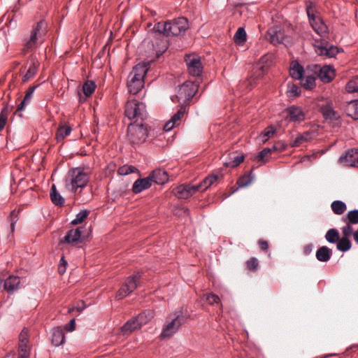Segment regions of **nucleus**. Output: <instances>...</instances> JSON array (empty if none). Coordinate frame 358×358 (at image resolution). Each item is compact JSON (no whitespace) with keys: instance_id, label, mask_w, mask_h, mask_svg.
<instances>
[{"instance_id":"1","label":"nucleus","mask_w":358,"mask_h":358,"mask_svg":"<svg viewBox=\"0 0 358 358\" xmlns=\"http://www.w3.org/2000/svg\"><path fill=\"white\" fill-rule=\"evenodd\" d=\"M188 28L189 22L187 19L181 17L166 22H158L155 24L152 31L166 36H180L185 34Z\"/></svg>"},{"instance_id":"2","label":"nucleus","mask_w":358,"mask_h":358,"mask_svg":"<svg viewBox=\"0 0 358 358\" xmlns=\"http://www.w3.org/2000/svg\"><path fill=\"white\" fill-rule=\"evenodd\" d=\"M89 175L81 167L73 168L69 171L65 178V187L71 192L76 193L78 189L85 187L89 182Z\"/></svg>"},{"instance_id":"3","label":"nucleus","mask_w":358,"mask_h":358,"mask_svg":"<svg viewBox=\"0 0 358 358\" xmlns=\"http://www.w3.org/2000/svg\"><path fill=\"white\" fill-rule=\"evenodd\" d=\"M148 71L147 65L138 64L128 76L127 87L132 94H136L144 86V78Z\"/></svg>"},{"instance_id":"4","label":"nucleus","mask_w":358,"mask_h":358,"mask_svg":"<svg viewBox=\"0 0 358 358\" xmlns=\"http://www.w3.org/2000/svg\"><path fill=\"white\" fill-rule=\"evenodd\" d=\"M46 33V27L44 21L41 20L32 28L29 37L24 41V48L31 50L37 47L43 41V36Z\"/></svg>"},{"instance_id":"5","label":"nucleus","mask_w":358,"mask_h":358,"mask_svg":"<svg viewBox=\"0 0 358 358\" xmlns=\"http://www.w3.org/2000/svg\"><path fill=\"white\" fill-rule=\"evenodd\" d=\"M124 114L129 120H144L147 117L145 105L135 99H129L125 105Z\"/></svg>"},{"instance_id":"6","label":"nucleus","mask_w":358,"mask_h":358,"mask_svg":"<svg viewBox=\"0 0 358 358\" xmlns=\"http://www.w3.org/2000/svg\"><path fill=\"white\" fill-rule=\"evenodd\" d=\"M314 5L313 3L306 4V13L309 20V22L313 29L321 37L326 38L329 34V29L323 20L316 16L313 10Z\"/></svg>"},{"instance_id":"7","label":"nucleus","mask_w":358,"mask_h":358,"mask_svg":"<svg viewBox=\"0 0 358 358\" xmlns=\"http://www.w3.org/2000/svg\"><path fill=\"white\" fill-rule=\"evenodd\" d=\"M148 134V129L143 124L131 123L128 127V139L133 144H140L145 142Z\"/></svg>"},{"instance_id":"8","label":"nucleus","mask_w":358,"mask_h":358,"mask_svg":"<svg viewBox=\"0 0 358 358\" xmlns=\"http://www.w3.org/2000/svg\"><path fill=\"white\" fill-rule=\"evenodd\" d=\"M141 274L137 272L129 276L118 290L116 298L122 299L131 294L140 285Z\"/></svg>"},{"instance_id":"9","label":"nucleus","mask_w":358,"mask_h":358,"mask_svg":"<svg viewBox=\"0 0 358 358\" xmlns=\"http://www.w3.org/2000/svg\"><path fill=\"white\" fill-rule=\"evenodd\" d=\"M197 90L198 85L196 83L186 81L178 90L176 98L180 102L187 103L195 95Z\"/></svg>"},{"instance_id":"10","label":"nucleus","mask_w":358,"mask_h":358,"mask_svg":"<svg viewBox=\"0 0 358 358\" xmlns=\"http://www.w3.org/2000/svg\"><path fill=\"white\" fill-rule=\"evenodd\" d=\"M182 322L183 317L180 314L177 315L173 318H171L170 321H167L166 324L162 329L160 337L164 338L173 336L177 332L179 327L182 325Z\"/></svg>"},{"instance_id":"11","label":"nucleus","mask_w":358,"mask_h":358,"mask_svg":"<svg viewBox=\"0 0 358 358\" xmlns=\"http://www.w3.org/2000/svg\"><path fill=\"white\" fill-rule=\"evenodd\" d=\"M199 191L197 185L189 183L180 185L173 189V193L180 199H187Z\"/></svg>"},{"instance_id":"12","label":"nucleus","mask_w":358,"mask_h":358,"mask_svg":"<svg viewBox=\"0 0 358 358\" xmlns=\"http://www.w3.org/2000/svg\"><path fill=\"white\" fill-rule=\"evenodd\" d=\"M352 227L343 226L341 227L343 236L339 238L337 241L336 248L341 252H347L350 250L352 243L350 240V236L352 234Z\"/></svg>"},{"instance_id":"13","label":"nucleus","mask_w":358,"mask_h":358,"mask_svg":"<svg viewBox=\"0 0 358 358\" xmlns=\"http://www.w3.org/2000/svg\"><path fill=\"white\" fill-rule=\"evenodd\" d=\"M266 36L267 40L275 45L285 44L287 41V38L284 31L278 27L269 28L266 32Z\"/></svg>"},{"instance_id":"14","label":"nucleus","mask_w":358,"mask_h":358,"mask_svg":"<svg viewBox=\"0 0 358 358\" xmlns=\"http://www.w3.org/2000/svg\"><path fill=\"white\" fill-rule=\"evenodd\" d=\"M189 73L192 76H199L203 72V66L198 57L188 56L185 59Z\"/></svg>"},{"instance_id":"15","label":"nucleus","mask_w":358,"mask_h":358,"mask_svg":"<svg viewBox=\"0 0 358 358\" xmlns=\"http://www.w3.org/2000/svg\"><path fill=\"white\" fill-rule=\"evenodd\" d=\"M338 161L345 166L358 167V149L348 150Z\"/></svg>"},{"instance_id":"16","label":"nucleus","mask_w":358,"mask_h":358,"mask_svg":"<svg viewBox=\"0 0 358 358\" xmlns=\"http://www.w3.org/2000/svg\"><path fill=\"white\" fill-rule=\"evenodd\" d=\"M287 113V117L291 122H301L305 120L306 115L301 107L292 105L285 110Z\"/></svg>"},{"instance_id":"17","label":"nucleus","mask_w":358,"mask_h":358,"mask_svg":"<svg viewBox=\"0 0 358 358\" xmlns=\"http://www.w3.org/2000/svg\"><path fill=\"white\" fill-rule=\"evenodd\" d=\"M185 108L180 107L178 110L171 117V118L166 122L164 125V130L166 131H171L174 127L180 124L181 119L184 116Z\"/></svg>"},{"instance_id":"18","label":"nucleus","mask_w":358,"mask_h":358,"mask_svg":"<svg viewBox=\"0 0 358 358\" xmlns=\"http://www.w3.org/2000/svg\"><path fill=\"white\" fill-rule=\"evenodd\" d=\"M336 76L335 70L333 66L324 65L320 68L318 77L324 83H329Z\"/></svg>"},{"instance_id":"19","label":"nucleus","mask_w":358,"mask_h":358,"mask_svg":"<svg viewBox=\"0 0 358 358\" xmlns=\"http://www.w3.org/2000/svg\"><path fill=\"white\" fill-rule=\"evenodd\" d=\"M152 179L150 176L138 179L133 184L132 192L134 194H139L143 190L150 188L152 185Z\"/></svg>"},{"instance_id":"20","label":"nucleus","mask_w":358,"mask_h":358,"mask_svg":"<svg viewBox=\"0 0 358 358\" xmlns=\"http://www.w3.org/2000/svg\"><path fill=\"white\" fill-rule=\"evenodd\" d=\"M271 57L272 56L270 55H265L261 57L259 62L257 64L254 69V75H255L256 78L263 76L268 67L269 66V64H267V62L268 60L271 59Z\"/></svg>"},{"instance_id":"21","label":"nucleus","mask_w":358,"mask_h":358,"mask_svg":"<svg viewBox=\"0 0 358 358\" xmlns=\"http://www.w3.org/2000/svg\"><path fill=\"white\" fill-rule=\"evenodd\" d=\"M149 176L151 177L152 182H154L158 185H164L169 180L167 172L161 169L152 171Z\"/></svg>"},{"instance_id":"22","label":"nucleus","mask_w":358,"mask_h":358,"mask_svg":"<svg viewBox=\"0 0 358 358\" xmlns=\"http://www.w3.org/2000/svg\"><path fill=\"white\" fill-rule=\"evenodd\" d=\"M81 234L80 228L71 229L68 231L61 242L65 243H76L79 241L81 237Z\"/></svg>"},{"instance_id":"23","label":"nucleus","mask_w":358,"mask_h":358,"mask_svg":"<svg viewBox=\"0 0 358 358\" xmlns=\"http://www.w3.org/2000/svg\"><path fill=\"white\" fill-rule=\"evenodd\" d=\"M320 110L326 120H336L339 117L338 113L334 110L331 103H328L322 105Z\"/></svg>"},{"instance_id":"24","label":"nucleus","mask_w":358,"mask_h":358,"mask_svg":"<svg viewBox=\"0 0 358 358\" xmlns=\"http://www.w3.org/2000/svg\"><path fill=\"white\" fill-rule=\"evenodd\" d=\"M65 341V334L63 329L60 327H55L52 329V343L55 346H59Z\"/></svg>"},{"instance_id":"25","label":"nucleus","mask_w":358,"mask_h":358,"mask_svg":"<svg viewBox=\"0 0 358 358\" xmlns=\"http://www.w3.org/2000/svg\"><path fill=\"white\" fill-rule=\"evenodd\" d=\"M317 52L320 55H325L328 57H333L338 52V48L333 45L326 43L325 45L318 47Z\"/></svg>"},{"instance_id":"26","label":"nucleus","mask_w":358,"mask_h":358,"mask_svg":"<svg viewBox=\"0 0 358 358\" xmlns=\"http://www.w3.org/2000/svg\"><path fill=\"white\" fill-rule=\"evenodd\" d=\"M20 283V279L18 276L10 275L4 281V288L8 292H13L17 289Z\"/></svg>"},{"instance_id":"27","label":"nucleus","mask_w":358,"mask_h":358,"mask_svg":"<svg viewBox=\"0 0 358 358\" xmlns=\"http://www.w3.org/2000/svg\"><path fill=\"white\" fill-rule=\"evenodd\" d=\"M141 326L138 322V320L136 317H134L129 320H128L120 329L121 332L123 334H128L131 333L132 331L140 329Z\"/></svg>"},{"instance_id":"28","label":"nucleus","mask_w":358,"mask_h":358,"mask_svg":"<svg viewBox=\"0 0 358 358\" xmlns=\"http://www.w3.org/2000/svg\"><path fill=\"white\" fill-rule=\"evenodd\" d=\"M38 87V85H34L30 87L26 92L25 96L24 99L21 101L20 104L17 106L18 110H23L25 107L31 102L34 92L35 90Z\"/></svg>"},{"instance_id":"29","label":"nucleus","mask_w":358,"mask_h":358,"mask_svg":"<svg viewBox=\"0 0 358 358\" xmlns=\"http://www.w3.org/2000/svg\"><path fill=\"white\" fill-rule=\"evenodd\" d=\"M332 255L331 250L327 246L320 247L316 252V258L318 261L326 262Z\"/></svg>"},{"instance_id":"30","label":"nucleus","mask_w":358,"mask_h":358,"mask_svg":"<svg viewBox=\"0 0 358 358\" xmlns=\"http://www.w3.org/2000/svg\"><path fill=\"white\" fill-rule=\"evenodd\" d=\"M342 220L345 223V226L352 227V224H358V210H350L342 217Z\"/></svg>"},{"instance_id":"31","label":"nucleus","mask_w":358,"mask_h":358,"mask_svg":"<svg viewBox=\"0 0 358 358\" xmlns=\"http://www.w3.org/2000/svg\"><path fill=\"white\" fill-rule=\"evenodd\" d=\"M303 71V67L297 62H293L292 63L289 70V74L292 76V78L296 80H301Z\"/></svg>"},{"instance_id":"32","label":"nucleus","mask_w":358,"mask_h":358,"mask_svg":"<svg viewBox=\"0 0 358 358\" xmlns=\"http://www.w3.org/2000/svg\"><path fill=\"white\" fill-rule=\"evenodd\" d=\"M218 179L217 175H209L206 177L201 182L197 184L199 191H205L214 184Z\"/></svg>"},{"instance_id":"33","label":"nucleus","mask_w":358,"mask_h":358,"mask_svg":"<svg viewBox=\"0 0 358 358\" xmlns=\"http://www.w3.org/2000/svg\"><path fill=\"white\" fill-rule=\"evenodd\" d=\"M38 65V62L36 60L33 59L31 61V64H29L28 70L23 76V83L27 82L36 74Z\"/></svg>"},{"instance_id":"34","label":"nucleus","mask_w":358,"mask_h":358,"mask_svg":"<svg viewBox=\"0 0 358 358\" xmlns=\"http://www.w3.org/2000/svg\"><path fill=\"white\" fill-rule=\"evenodd\" d=\"M50 198L52 203L59 206H62L64 203V199L57 190L55 185H52L50 189Z\"/></svg>"},{"instance_id":"35","label":"nucleus","mask_w":358,"mask_h":358,"mask_svg":"<svg viewBox=\"0 0 358 358\" xmlns=\"http://www.w3.org/2000/svg\"><path fill=\"white\" fill-rule=\"evenodd\" d=\"M313 134H314L311 131H306L301 134H299L293 141L292 146L298 147L301 145L303 142L310 141L313 137Z\"/></svg>"},{"instance_id":"36","label":"nucleus","mask_w":358,"mask_h":358,"mask_svg":"<svg viewBox=\"0 0 358 358\" xmlns=\"http://www.w3.org/2000/svg\"><path fill=\"white\" fill-rule=\"evenodd\" d=\"M331 208L336 215H342L346 210L347 206L343 201L336 200L331 203Z\"/></svg>"},{"instance_id":"37","label":"nucleus","mask_w":358,"mask_h":358,"mask_svg":"<svg viewBox=\"0 0 358 358\" xmlns=\"http://www.w3.org/2000/svg\"><path fill=\"white\" fill-rule=\"evenodd\" d=\"M72 131L70 126L63 125L57 129L56 133V138L58 141L63 140L66 136H69Z\"/></svg>"},{"instance_id":"38","label":"nucleus","mask_w":358,"mask_h":358,"mask_svg":"<svg viewBox=\"0 0 358 358\" xmlns=\"http://www.w3.org/2000/svg\"><path fill=\"white\" fill-rule=\"evenodd\" d=\"M286 94L289 98L296 97L301 94L300 87L294 83H289L287 84V90Z\"/></svg>"},{"instance_id":"39","label":"nucleus","mask_w":358,"mask_h":358,"mask_svg":"<svg viewBox=\"0 0 358 358\" xmlns=\"http://www.w3.org/2000/svg\"><path fill=\"white\" fill-rule=\"evenodd\" d=\"M153 317V314L150 310H145L143 313H141L136 317V320H138V322L141 327L142 325L148 323L152 318Z\"/></svg>"},{"instance_id":"40","label":"nucleus","mask_w":358,"mask_h":358,"mask_svg":"<svg viewBox=\"0 0 358 358\" xmlns=\"http://www.w3.org/2000/svg\"><path fill=\"white\" fill-rule=\"evenodd\" d=\"M234 41L238 44H243L247 40L246 31L243 27H239L234 36Z\"/></svg>"},{"instance_id":"41","label":"nucleus","mask_w":358,"mask_h":358,"mask_svg":"<svg viewBox=\"0 0 358 358\" xmlns=\"http://www.w3.org/2000/svg\"><path fill=\"white\" fill-rule=\"evenodd\" d=\"M95 89L96 84L92 80H87L83 85V93L87 97L90 96L94 93Z\"/></svg>"},{"instance_id":"42","label":"nucleus","mask_w":358,"mask_h":358,"mask_svg":"<svg viewBox=\"0 0 358 358\" xmlns=\"http://www.w3.org/2000/svg\"><path fill=\"white\" fill-rule=\"evenodd\" d=\"M254 179V176L252 174V171H251L249 175H244L238 178L237 181V185L238 187H245L249 185Z\"/></svg>"},{"instance_id":"43","label":"nucleus","mask_w":358,"mask_h":358,"mask_svg":"<svg viewBox=\"0 0 358 358\" xmlns=\"http://www.w3.org/2000/svg\"><path fill=\"white\" fill-rule=\"evenodd\" d=\"M339 238L338 231L335 228L329 229L325 235L326 240L330 243H337Z\"/></svg>"},{"instance_id":"44","label":"nucleus","mask_w":358,"mask_h":358,"mask_svg":"<svg viewBox=\"0 0 358 358\" xmlns=\"http://www.w3.org/2000/svg\"><path fill=\"white\" fill-rule=\"evenodd\" d=\"M272 150H276L275 146H273L272 149L268 148H264L255 156V160L261 162L263 164L266 163L267 161L266 157L271 153Z\"/></svg>"},{"instance_id":"45","label":"nucleus","mask_w":358,"mask_h":358,"mask_svg":"<svg viewBox=\"0 0 358 358\" xmlns=\"http://www.w3.org/2000/svg\"><path fill=\"white\" fill-rule=\"evenodd\" d=\"M138 171V169L132 166V165H128L125 164L122 166H120L117 169V173L121 176H127L132 173H135Z\"/></svg>"},{"instance_id":"46","label":"nucleus","mask_w":358,"mask_h":358,"mask_svg":"<svg viewBox=\"0 0 358 358\" xmlns=\"http://www.w3.org/2000/svg\"><path fill=\"white\" fill-rule=\"evenodd\" d=\"M90 211L87 210H80L77 213L76 217L71 221V224L73 225H76L82 223L85 218L88 216Z\"/></svg>"},{"instance_id":"47","label":"nucleus","mask_w":358,"mask_h":358,"mask_svg":"<svg viewBox=\"0 0 358 358\" xmlns=\"http://www.w3.org/2000/svg\"><path fill=\"white\" fill-rule=\"evenodd\" d=\"M345 90L349 93L358 92V77H355L348 81L345 86Z\"/></svg>"},{"instance_id":"48","label":"nucleus","mask_w":358,"mask_h":358,"mask_svg":"<svg viewBox=\"0 0 358 358\" xmlns=\"http://www.w3.org/2000/svg\"><path fill=\"white\" fill-rule=\"evenodd\" d=\"M302 85L306 90L313 89L315 86V78L313 76H307L302 80Z\"/></svg>"},{"instance_id":"49","label":"nucleus","mask_w":358,"mask_h":358,"mask_svg":"<svg viewBox=\"0 0 358 358\" xmlns=\"http://www.w3.org/2000/svg\"><path fill=\"white\" fill-rule=\"evenodd\" d=\"M275 132L272 126L267 127L261 134L260 136L263 142L267 141Z\"/></svg>"},{"instance_id":"50","label":"nucleus","mask_w":358,"mask_h":358,"mask_svg":"<svg viewBox=\"0 0 358 358\" xmlns=\"http://www.w3.org/2000/svg\"><path fill=\"white\" fill-rule=\"evenodd\" d=\"M28 343V331L24 329L19 336V346L20 348H27Z\"/></svg>"},{"instance_id":"51","label":"nucleus","mask_w":358,"mask_h":358,"mask_svg":"<svg viewBox=\"0 0 358 358\" xmlns=\"http://www.w3.org/2000/svg\"><path fill=\"white\" fill-rule=\"evenodd\" d=\"M244 160L243 155H236L231 157V161L224 163L227 166L236 167Z\"/></svg>"},{"instance_id":"52","label":"nucleus","mask_w":358,"mask_h":358,"mask_svg":"<svg viewBox=\"0 0 358 358\" xmlns=\"http://www.w3.org/2000/svg\"><path fill=\"white\" fill-rule=\"evenodd\" d=\"M8 220L10 223V231L13 233L15 228V224L18 220V213L13 210L10 212L9 216L8 217Z\"/></svg>"},{"instance_id":"53","label":"nucleus","mask_w":358,"mask_h":358,"mask_svg":"<svg viewBox=\"0 0 358 358\" xmlns=\"http://www.w3.org/2000/svg\"><path fill=\"white\" fill-rule=\"evenodd\" d=\"M349 110L351 111L350 115L355 120H358V100H354L349 103Z\"/></svg>"},{"instance_id":"54","label":"nucleus","mask_w":358,"mask_h":358,"mask_svg":"<svg viewBox=\"0 0 358 358\" xmlns=\"http://www.w3.org/2000/svg\"><path fill=\"white\" fill-rule=\"evenodd\" d=\"M203 297L208 301L210 305H213L214 303H218L220 301V297L214 294H208L203 295Z\"/></svg>"},{"instance_id":"55","label":"nucleus","mask_w":358,"mask_h":358,"mask_svg":"<svg viewBox=\"0 0 358 358\" xmlns=\"http://www.w3.org/2000/svg\"><path fill=\"white\" fill-rule=\"evenodd\" d=\"M8 118V110L3 108L0 113V131L5 127Z\"/></svg>"},{"instance_id":"56","label":"nucleus","mask_w":358,"mask_h":358,"mask_svg":"<svg viewBox=\"0 0 358 358\" xmlns=\"http://www.w3.org/2000/svg\"><path fill=\"white\" fill-rule=\"evenodd\" d=\"M247 268L250 271H254L258 266V260L255 257H252L250 259L247 261Z\"/></svg>"},{"instance_id":"57","label":"nucleus","mask_w":358,"mask_h":358,"mask_svg":"<svg viewBox=\"0 0 358 358\" xmlns=\"http://www.w3.org/2000/svg\"><path fill=\"white\" fill-rule=\"evenodd\" d=\"M29 351L27 348H20L19 347V355L18 358H29Z\"/></svg>"},{"instance_id":"58","label":"nucleus","mask_w":358,"mask_h":358,"mask_svg":"<svg viewBox=\"0 0 358 358\" xmlns=\"http://www.w3.org/2000/svg\"><path fill=\"white\" fill-rule=\"evenodd\" d=\"M76 328V321L75 319H72L70 322L65 325V329L67 331H72Z\"/></svg>"},{"instance_id":"59","label":"nucleus","mask_w":358,"mask_h":358,"mask_svg":"<svg viewBox=\"0 0 358 358\" xmlns=\"http://www.w3.org/2000/svg\"><path fill=\"white\" fill-rule=\"evenodd\" d=\"M259 245L262 250H266L268 248V244L266 241L259 240Z\"/></svg>"},{"instance_id":"60","label":"nucleus","mask_w":358,"mask_h":358,"mask_svg":"<svg viewBox=\"0 0 358 358\" xmlns=\"http://www.w3.org/2000/svg\"><path fill=\"white\" fill-rule=\"evenodd\" d=\"M59 265L66 268L67 262L65 260L64 257L62 256L60 259Z\"/></svg>"},{"instance_id":"61","label":"nucleus","mask_w":358,"mask_h":358,"mask_svg":"<svg viewBox=\"0 0 358 358\" xmlns=\"http://www.w3.org/2000/svg\"><path fill=\"white\" fill-rule=\"evenodd\" d=\"M66 268L64 267L63 266L59 265L58 271H59V274H61V275L64 274L66 271Z\"/></svg>"},{"instance_id":"62","label":"nucleus","mask_w":358,"mask_h":358,"mask_svg":"<svg viewBox=\"0 0 358 358\" xmlns=\"http://www.w3.org/2000/svg\"><path fill=\"white\" fill-rule=\"evenodd\" d=\"M353 238L355 241L358 244V229L356 230L355 232L352 231Z\"/></svg>"},{"instance_id":"63","label":"nucleus","mask_w":358,"mask_h":358,"mask_svg":"<svg viewBox=\"0 0 358 358\" xmlns=\"http://www.w3.org/2000/svg\"><path fill=\"white\" fill-rule=\"evenodd\" d=\"M75 308H76V309H77V310H78V312H81V311H83V309L85 308V306H82V307H81V306H78V307H76V308H70L69 311V312H71V311H73Z\"/></svg>"},{"instance_id":"64","label":"nucleus","mask_w":358,"mask_h":358,"mask_svg":"<svg viewBox=\"0 0 358 358\" xmlns=\"http://www.w3.org/2000/svg\"><path fill=\"white\" fill-rule=\"evenodd\" d=\"M312 250V246L311 245H308L305 248V253L306 255H308Z\"/></svg>"}]
</instances>
